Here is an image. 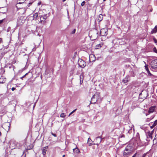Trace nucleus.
Returning <instances> with one entry per match:
<instances>
[{"label":"nucleus","instance_id":"f257e3e1","mask_svg":"<svg viewBox=\"0 0 157 157\" xmlns=\"http://www.w3.org/2000/svg\"><path fill=\"white\" fill-rule=\"evenodd\" d=\"M132 153V147L131 145H128L124 151L123 156V157H128Z\"/></svg>","mask_w":157,"mask_h":157},{"label":"nucleus","instance_id":"f03ea898","mask_svg":"<svg viewBox=\"0 0 157 157\" xmlns=\"http://www.w3.org/2000/svg\"><path fill=\"white\" fill-rule=\"evenodd\" d=\"M100 98L99 94L98 93H96L92 97L90 101L91 103H95L98 101Z\"/></svg>","mask_w":157,"mask_h":157},{"label":"nucleus","instance_id":"7ed1b4c3","mask_svg":"<svg viewBox=\"0 0 157 157\" xmlns=\"http://www.w3.org/2000/svg\"><path fill=\"white\" fill-rule=\"evenodd\" d=\"M78 64L79 66L82 68H84L86 65L85 62L82 59H79L78 61Z\"/></svg>","mask_w":157,"mask_h":157},{"label":"nucleus","instance_id":"20e7f679","mask_svg":"<svg viewBox=\"0 0 157 157\" xmlns=\"http://www.w3.org/2000/svg\"><path fill=\"white\" fill-rule=\"evenodd\" d=\"M155 108L156 107L155 106H152L149 108L148 113L145 112V111H145L144 112V113L145 114L146 116H147L149 114L152 113L154 112L155 111Z\"/></svg>","mask_w":157,"mask_h":157},{"label":"nucleus","instance_id":"39448f33","mask_svg":"<svg viewBox=\"0 0 157 157\" xmlns=\"http://www.w3.org/2000/svg\"><path fill=\"white\" fill-rule=\"evenodd\" d=\"M152 68L157 70V59L153 60L151 63Z\"/></svg>","mask_w":157,"mask_h":157},{"label":"nucleus","instance_id":"423d86ee","mask_svg":"<svg viewBox=\"0 0 157 157\" xmlns=\"http://www.w3.org/2000/svg\"><path fill=\"white\" fill-rule=\"evenodd\" d=\"M107 32L105 29H102L100 31V35L101 36H106L107 35Z\"/></svg>","mask_w":157,"mask_h":157},{"label":"nucleus","instance_id":"0eeeda50","mask_svg":"<svg viewBox=\"0 0 157 157\" xmlns=\"http://www.w3.org/2000/svg\"><path fill=\"white\" fill-rule=\"evenodd\" d=\"M153 132L152 131L151 132H148L147 135V138L148 140H150L151 139H152V135Z\"/></svg>","mask_w":157,"mask_h":157},{"label":"nucleus","instance_id":"6e6552de","mask_svg":"<svg viewBox=\"0 0 157 157\" xmlns=\"http://www.w3.org/2000/svg\"><path fill=\"white\" fill-rule=\"evenodd\" d=\"M129 80V77L128 76H127L122 80V82L124 83H126Z\"/></svg>","mask_w":157,"mask_h":157},{"label":"nucleus","instance_id":"1a4fd4ad","mask_svg":"<svg viewBox=\"0 0 157 157\" xmlns=\"http://www.w3.org/2000/svg\"><path fill=\"white\" fill-rule=\"evenodd\" d=\"M47 14H44L43 15L41 16L40 17V20L41 22L42 21H44L45 20L47 19Z\"/></svg>","mask_w":157,"mask_h":157},{"label":"nucleus","instance_id":"9d476101","mask_svg":"<svg viewBox=\"0 0 157 157\" xmlns=\"http://www.w3.org/2000/svg\"><path fill=\"white\" fill-rule=\"evenodd\" d=\"M48 148V146H45L44 147H43L42 149V153L43 155H45L46 154V152L47 151V149Z\"/></svg>","mask_w":157,"mask_h":157},{"label":"nucleus","instance_id":"9b49d317","mask_svg":"<svg viewBox=\"0 0 157 157\" xmlns=\"http://www.w3.org/2000/svg\"><path fill=\"white\" fill-rule=\"evenodd\" d=\"M24 22V20L21 18L19 19L17 21V24L19 25H21L23 24Z\"/></svg>","mask_w":157,"mask_h":157},{"label":"nucleus","instance_id":"f8f14e48","mask_svg":"<svg viewBox=\"0 0 157 157\" xmlns=\"http://www.w3.org/2000/svg\"><path fill=\"white\" fill-rule=\"evenodd\" d=\"M103 18V15L101 14H100L98 17L97 20L99 22H100L102 21Z\"/></svg>","mask_w":157,"mask_h":157},{"label":"nucleus","instance_id":"ddd939ff","mask_svg":"<svg viewBox=\"0 0 157 157\" xmlns=\"http://www.w3.org/2000/svg\"><path fill=\"white\" fill-rule=\"evenodd\" d=\"M84 76L83 73L80 75V84H81L83 80Z\"/></svg>","mask_w":157,"mask_h":157},{"label":"nucleus","instance_id":"4468645a","mask_svg":"<svg viewBox=\"0 0 157 157\" xmlns=\"http://www.w3.org/2000/svg\"><path fill=\"white\" fill-rule=\"evenodd\" d=\"M157 32V27L156 26H155V27L152 29V30L151 31V34L155 33Z\"/></svg>","mask_w":157,"mask_h":157},{"label":"nucleus","instance_id":"2eb2a0df","mask_svg":"<svg viewBox=\"0 0 157 157\" xmlns=\"http://www.w3.org/2000/svg\"><path fill=\"white\" fill-rule=\"evenodd\" d=\"M127 128H128L127 129V130L128 131V133H131L132 131V125L131 127L130 126H127Z\"/></svg>","mask_w":157,"mask_h":157},{"label":"nucleus","instance_id":"dca6fc26","mask_svg":"<svg viewBox=\"0 0 157 157\" xmlns=\"http://www.w3.org/2000/svg\"><path fill=\"white\" fill-rule=\"evenodd\" d=\"M73 151L75 153L77 154H78L80 152L79 149L77 148L73 149Z\"/></svg>","mask_w":157,"mask_h":157},{"label":"nucleus","instance_id":"f3484780","mask_svg":"<svg viewBox=\"0 0 157 157\" xmlns=\"http://www.w3.org/2000/svg\"><path fill=\"white\" fill-rule=\"evenodd\" d=\"M10 124L9 122H7V123H5L3 124V126L5 128H6V126H7L8 128V129L9 130L10 129Z\"/></svg>","mask_w":157,"mask_h":157},{"label":"nucleus","instance_id":"a211bd4d","mask_svg":"<svg viewBox=\"0 0 157 157\" xmlns=\"http://www.w3.org/2000/svg\"><path fill=\"white\" fill-rule=\"evenodd\" d=\"M153 142L154 144H156L157 142V136H155V138L153 140Z\"/></svg>","mask_w":157,"mask_h":157},{"label":"nucleus","instance_id":"6ab92c4d","mask_svg":"<svg viewBox=\"0 0 157 157\" xmlns=\"http://www.w3.org/2000/svg\"><path fill=\"white\" fill-rule=\"evenodd\" d=\"M38 16V14L36 13H34L33 15V19H34L35 18L36 19Z\"/></svg>","mask_w":157,"mask_h":157},{"label":"nucleus","instance_id":"aec40b11","mask_svg":"<svg viewBox=\"0 0 157 157\" xmlns=\"http://www.w3.org/2000/svg\"><path fill=\"white\" fill-rule=\"evenodd\" d=\"M151 124H153V126H156L157 125V120H156L154 122H151Z\"/></svg>","mask_w":157,"mask_h":157},{"label":"nucleus","instance_id":"412c9836","mask_svg":"<svg viewBox=\"0 0 157 157\" xmlns=\"http://www.w3.org/2000/svg\"><path fill=\"white\" fill-rule=\"evenodd\" d=\"M103 44L102 43H101L99 44H97L96 45V47H97V48H98V47L101 48L103 45Z\"/></svg>","mask_w":157,"mask_h":157},{"label":"nucleus","instance_id":"4be33fe9","mask_svg":"<svg viewBox=\"0 0 157 157\" xmlns=\"http://www.w3.org/2000/svg\"><path fill=\"white\" fill-rule=\"evenodd\" d=\"M66 116V115L64 113H62L60 115V117H61L64 118Z\"/></svg>","mask_w":157,"mask_h":157},{"label":"nucleus","instance_id":"5701e85b","mask_svg":"<svg viewBox=\"0 0 157 157\" xmlns=\"http://www.w3.org/2000/svg\"><path fill=\"white\" fill-rule=\"evenodd\" d=\"M26 0H19V2L17 3V4H22Z\"/></svg>","mask_w":157,"mask_h":157},{"label":"nucleus","instance_id":"b1692460","mask_svg":"<svg viewBox=\"0 0 157 157\" xmlns=\"http://www.w3.org/2000/svg\"><path fill=\"white\" fill-rule=\"evenodd\" d=\"M145 93L146 94H148V93L147 92L146 90H145L144 91H143L141 92V93L140 94V95H142L144 94H145Z\"/></svg>","mask_w":157,"mask_h":157},{"label":"nucleus","instance_id":"393cba45","mask_svg":"<svg viewBox=\"0 0 157 157\" xmlns=\"http://www.w3.org/2000/svg\"><path fill=\"white\" fill-rule=\"evenodd\" d=\"M3 79V78H0V83H4L5 82V80H4L3 81V80H2Z\"/></svg>","mask_w":157,"mask_h":157},{"label":"nucleus","instance_id":"a878e982","mask_svg":"<svg viewBox=\"0 0 157 157\" xmlns=\"http://www.w3.org/2000/svg\"><path fill=\"white\" fill-rule=\"evenodd\" d=\"M153 40L154 42L155 43V44L156 45H157V40H156V39L155 38V37H154Z\"/></svg>","mask_w":157,"mask_h":157},{"label":"nucleus","instance_id":"bb28decb","mask_svg":"<svg viewBox=\"0 0 157 157\" xmlns=\"http://www.w3.org/2000/svg\"><path fill=\"white\" fill-rule=\"evenodd\" d=\"M77 110V109H74V110H73L72 112H71V113H70V114H69L68 116H70L71 114H72L73 113H74V112H75L76 110Z\"/></svg>","mask_w":157,"mask_h":157},{"label":"nucleus","instance_id":"cd10ccee","mask_svg":"<svg viewBox=\"0 0 157 157\" xmlns=\"http://www.w3.org/2000/svg\"><path fill=\"white\" fill-rule=\"evenodd\" d=\"M153 50L155 52L157 53V50L155 47L153 49Z\"/></svg>","mask_w":157,"mask_h":157},{"label":"nucleus","instance_id":"c85d7f7f","mask_svg":"<svg viewBox=\"0 0 157 157\" xmlns=\"http://www.w3.org/2000/svg\"><path fill=\"white\" fill-rule=\"evenodd\" d=\"M96 140H99V143L101 142V139L99 137H98L97 138H96Z\"/></svg>","mask_w":157,"mask_h":157},{"label":"nucleus","instance_id":"c756f323","mask_svg":"<svg viewBox=\"0 0 157 157\" xmlns=\"http://www.w3.org/2000/svg\"><path fill=\"white\" fill-rule=\"evenodd\" d=\"M85 3V2L84 1L82 2L81 4V6H83L84 5Z\"/></svg>","mask_w":157,"mask_h":157},{"label":"nucleus","instance_id":"7c9ffc66","mask_svg":"<svg viewBox=\"0 0 157 157\" xmlns=\"http://www.w3.org/2000/svg\"><path fill=\"white\" fill-rule=\"evenodd\" d=\"M148 70V71H147V73H148V74L149 75H152V74L150 72V71H149V69H147Z\"/></svg>","mask_w":157,"mask_h":157},{"label":"nucleus","instance_id":"2f4dec72","mask_svg":"<svg viewBox=\"0 0 157 157\" xmlns=\"http://www.w3.org/2000/svg\"><path fill=\"white\" fill-rule=\"evenodd\" d=\"M150 125L151 128H154V127H155V126H153V124H151V123L150 124Z\"/></svg>","mask_w":157,"mask_h":157},{"label":"nucleus","instance_id":"473e14b6","mask_svg":"<svg viewBox=\"0 0 157 157\" xmlns=\"http://www.w3.org/2000/svg\"><path fill=\"white\" fill-rule=\"evenodd\" d=\"M132 157H139L138 156H137V153L135 154Z\"/></svg>","mask_w":157,"mask_h":157},{"label":"nucleus","instance_id":"72a5a7b5","mask_svg":"<svg viewBox=\"0 0 157 157\" xmlns=\"http://www.w3.org/2000/svg\"><path fill=\"white\" fill-rule=\"evenodd\" d=\"M75 31H76V29H75L73 30V31H72V32L71 33L72 34H74L75 33Z\"/></svg>","mask_w":157,"mask_h":157},{"label":"nucleus","instance_id":"f704fd0d","mask_svg":"<svg viewBox=\"0 0 157 157\" xmlns=\"http://www.w3.org/2000/svg\"><path fill=\"white\" fill-rule=\"evenodd\" d=\"M28 74V73H26L25 75H24V76H23L21 77L20 78L22 79L26 75Z\"/></svg>","mask_w":157,"mask_h":157},{"label":"nucleus","instance_id":"c9c22d12","mask_svg":"<svg viewBox=\"0 0 157 157\" xmlns=\"http://www.w3.org/2000/svg\"><path fill=\"white\" fill-rule=\"evenodd\" d=\"M51 134L54 137H56L57 136L56 135V134L53 133L52 132H51Z\"/></svg>","mask_w":157,"mask_h":157},{"label":"nucleus","instance_id":"e433bc0d","mask_svg":"<svg viewBox=\"0 0 157 157\" xmlns=\"http://www.w3.org/2000/svg\"><path fill=\"white\" fill-rule=\"evenodd\" d=\"M147 153H144L143 156H142V157H146V155H147Z\"/></svg>","mask_w":157,"mask_h":157},{"label":"nucleus","instance_id":"4c0bfd02","mask_svg":"<svg viewBox=\"0 0 157 157\" xmlns=\"http://www.w3.org/2000/svg\"><path fill=\"white\" fill-rule=\"evenodd\" d=\"M145 69L146 70V71H148L147 69H148V68L146 66H145Z\"/></svg>","mask_w":157,"mask_h":157},{"label":"nucleus","instance_id":"58836bf2","mask_svg":"<svg viewBox=\"0 0 157 157\" xmlns=\"http://www.w3.org/2000/svg\"><path fill=\"white\" fill-rule=\"evenodd\" d=\"M91 141H92L91 140L90 138H88V142H90Z\"/></svg>","mask_w":157,"mask_h":157},{"label":"nucleus","instance_id":"ea45409f","mask_svg":"<svg viewBox=\"0 0 157 157\" xmlns=\"http://www.w3.org/2000/svg\"><path fill=\"white\" fill-rule=\"evenodd\" d=\"M15 90V88L14 87H13L11 89V90L12 91H13Z\"/></svg>","mask_w":157,"mask_h":157},{"label":"nucleus","instance_id":"a19ab883","mask_svg":"<svg viewBox=\"0 0 157 157\" xmlns=\"http://www.w3.org/2000/svg\"><path fill=\"white\" fill-rule=\"evenodd\" d=\"M41 4V2H39L38 3V5L39 6Z\"/></svg>","mask_w":157,"mask_h":157},{"label":"nucleus","instance_id":"79ce46f5","mask_svg":"<svg viewBox=\"0 0 157 157\" xmlns=\"http://www.w3.org/2000/svg\"><path fill=\"white\" fill-rule=\"evenodd\" d=\"M1 54H2V56H3L4 54H5V53L4 52H2V53H1Z\"/></svg>","mask_w":157,"mask_h":157},{"label":"nucleus","instance_id":"37998d69","mask_svg":"<svg viewBox=\"0 0 157 157\" xmlns=\"http://www.w3.org/2000/svg\"><path fill=\"white\" fill-rule=\"evenodd\" d=\"M36 50V48H34L33 49V51H35Z\"/></svg>","mask_w":157,"mask_h":157},{"label":"nucleus","instance_id":"c03bdc74","mask_svg":"<svg viewBox=\"0 0 157 157\" xmlns=\"http://www.w3.org/2000/svg\"><path fill=\"white\" fill-rule=\"evenodd\" d=\"M93 145L91 143H89V145L90 146H91V145Z\"/></svg>","mask_w":157,"mask_h":157},{"label":"nucleus","instance_id":"a18cd8bd","mask_svg":"<svg viewBox=\"0 0 157 157\" xmlns=\"http://www.w3.org/2000/svg\"><path fill=\"white\" fill-rule=\"evenodd\" d=\"M10 29V27L8 28V30L7 31V32H9V30Z\"/></svg>","mask_w":157,"mask_h":157},{"label":"nucleus","instance_id":"49530a36","mask_svg":"<svg viewBox=\"0 0 157 157\" xmlns=\"http://www.w3.org/2000/svg\"><path fill=\"white\" fill-rule=\"evenodd\" d=\"M3 22V20H0V24H1Z\"/></svg>","mask_w":157,"mask_h":157},{"label":"nucleus","instance_id":"de8ad7c7","mask_svg":"<svg viewBox=\"0 0 157 157\" xmlns=\"http://www.w3.org/2000/svg\"><path fill=\"white\" fill-rule=\"evenodd\" d=\"M15 62H16V61H13V62H12V63L13 64V63H14Z\"/></svg>","mask_w":157,"mask_h":157},{"label":"nucleus","instance_id":"09e8293b","mask_svg":"<svg viewBox=\"0 0 157 157\" xmlns=\"http://www.w3.org/2000/svg\"><path fill=\"white\" fill-rule=\"evenodd\" d=\"M66 0H63V2H64Z\"/></svg>","mask_w":157,"mask_h":157},{"label":"nucleus","instance_id":"8fccbe9b","mask_svg":"<svg viewBox=\"0 0 157 157\" xmlns=\"http://www.w3.org/2000/svg\"><path fill=\"white\" fill-rule=\"evenodd\" d=\"M65 155H63V157H65Z\"/></svg>","mask_w":157,"mask_h":157},{"label":"nucleus","instance_id":"3c124183","mask_svg":"<svg viewBox=\"0 0 157 157\" xmlns=\"http://www.w3.org/2000/svg\"><path fill=\"white\" fill-rule=\"evenodd\" d=\"M105 0H103V1H104V2L105 1Z\"/></svg>","mask_w":157,"mask_h":157},{"label":"nucleus","instance_id":"603ef678","mask_svg":"<svg viewBox=\"0 0 157 157\" xmlns=\"http://www.w3.org/2000/svg\"><path fill=\"white\" fill-rule=\"evenodd\" d=\"M13 69H14V66H13Z\"/></svg>","mask_w":157,"mask_h":157},{"label":"nucleus","instance_id":"864d4df0","mask_svg":"<svg viewBox=\"0 0 157 157\" xmlns=\"http://www.w3.org/2000/svg\"><path fill=\"white\" fill-rule=\"evenodd\" d=\"M29 4H31V5L32 3H29Z\"/></svg>","mask_w":157,"mask_h":157},{"label":"nucleus","instance_id":"5fc2aeb1","mask_svg":"<svg viewBox=\"0 0 157 157\" xmlns=\"http://www.w3.org/2000/svg\"><path fill=\"white\" fill-rule=\"evenodd\" d=\"M1 134V132H0V134Z\"/></svg>","mask_w":157,"mask_h":157},{"label":"nucleus","instance_id":"6e6d98bb","mask_svg":"<svg viewBox=\"0 0 157 157\" xmlns=\"http://www.w3.org/2000/svg\"><path fill=\"white\" fill-rule=\"evenodd\" d=\"M1 134V132H0V134Z\"/></svg>","mask_w":157,"mask_h":157}]
</instances>
